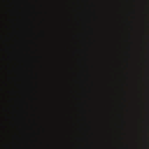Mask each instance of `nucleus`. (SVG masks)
<instances>
[{
  "label": "nucleus",
  "mask_w": 149,
  "mask_h": 149,
  "mask_svg": "<svg viewBox=\"0 0 149 149\" xmlns=\"http://www.w3.org/2000/svg\"><path fill=\"white\" fill-rule=\"evenodd\" d=\"M7 93L8 94L10 95H12L13 93V92L12 91H10L9 90H8L7 91Z\"/></svg>",
  "instance_id": "nucleus-1"
},
{
  "label": "nucleus",
  "mask_w": 149,
  "mask_h": 149,
  "mask_svg": "<svg viewBox=\"0 0 149 149\" xmlns=\"http://www.w3.org/2000/svg\"><path fill=\"white\" fill-rule=\"evenodd\" d=\"M8 67L9 68L10 66V65L9 63H8L7 64Z\"/></svg>",
  "instance_id": "nucleus-2"
},
{
  "label": "nucleus",
  "mask_w": 149,
  "mask_h": 149,
  "mask_svg": "<svg viewBox=\"0 0 149 149\" xmlns=\"http://www.w3.org/2000/svg\"><path fill=\"white\" fill-rule=\"evenodd\" d=\"M7 147L8 149H9V146L8 145H7Z\"/></svg>",
  "instance_id": "nucleus-3"
},
{
  "label": "nucleus",
  "mask_w": 149,
  "mask_h": 149,
  "mask_svg": "<svg viewBox=\"0 0 149 149\" xmlns=\"http://www.w3.org/2000/svg\"><path fill=\"white\" fill-rule=\"evenodd\" d=\"M8 72H10H10L9 70H8Z\"/></svg>",
  "instance_id": "nucleus-4"
}]
</instances>
